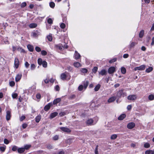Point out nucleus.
Instances as JSON below:
<instances>
[{
  "mask_svg": "<svg viewBox=\"0 0 154 154\" xmlns=\"http://www.w3.org/2000/svg\"><path fill=\"white\" fill-rule=\"evenodd\" d=\"M127 96L126 93L123 90H119L117 92L116 96L118 99L122 97H124Z\"/></svg>",
  "mask_w": 154,
  "mask_h": 154,
  "instance_id": "f257e3e1",
  "label": "nucleus"
},
{
  "mask_svg": "<svg viewBox=\"0 0 154 154\" xmlns=\"http://www.w3.org/2000/svg\"><path fill=\"white\" fill-rule=\"evenodd\" d=\"M146 68V66L144 65H142L140 66L136 67L134 68V69L135 71L137 70H144Z\"/></svg>",
  "mask_w": 154,
  "mask_h": 154,
  "instance_id": "f03ea898",
  "label": "nucleus"
},
{
  "mask_svg": "<svg viewBox=\"0 0 154 154\" xmlns=\"http://www.w3.org/2000/svg\"><path fill=\"white\" fill-rule=\"evenodd\" d=\"M60 129L62 131L66 133H69L71 132V130L67 128L61 127L60 128Z\"/></svg>",
  "mask_w": 154,
  "mask_h": 154,
  "instance_id": "7ed1b4c3",
  "label": "nucleus"
},
{
  "mask_svg": "<svg viewBox=\"0 0 154 154\" xmlns=\"http://www.w3.org/2000/svg\"><path fill=\"white\" fill-rule=\"evenodd\" d=\"M116 71L115 68L114 66H111L108 69V72L109 74L113 73Z\"/></svg>",
  "mask_w": 154,
  "mask_h": 154,
  "instance_id": "20e7f679",
  "label": "nucleus"
},
{
  "mask_svg": "<svg viewBox=\"0 0 154 154\" xmlns=\"http://www.w3.org/2000/svg\"><path fill=\"white\" fill-rule=\"evenodd\" d=\"M135 124L133 122L129 123L127 125L128 128L131 129L134 128L135 126Z\"/></svg>",
  "mask_w": 154,
  "mask_h": 154,
  "instance_id": "39448f33",
  "label": "nucleus"
},
{
  "mask_svg": "<svg viewBox=\"0 0 154 154\" xmlns=\"http://www.w3.org/2000/svg\"><path fill=\"white\" fill-rule=\"evenodd\" d=\"M137 97L135 95H130L128 96V99L130 100H134Z\"/></svg>",
  "mask_w": 154,
  "mask_h": 154,
  "instance_id": "423d86ee",
  "label": "nucleus"
},
{
  "mask_svg": "<svg viewBox=\"0 0 154 154\" xmlns=\"http://www.w3.org/2000/svg\"><path fill=\"white\" fill-rule=\"evenodd\" d=\"M52 105L53 104L51 103H48L44 107V109L45 111H47L50 109L51 106H52Z\"/></svg>",
  "mask_w": 154,
  "mask_h": 154,
  "instance_id": "0eeeda50",
  "label": "nucleus"
},
{
  "mask_svg": "<svg viewBox=\"0 0 154 154\" xmlns=\"http://www.w3.org/2000/svg\"><path fill=\"white\" fill-rule=\"evenodd\" d=\"M94 122L93 120L91 119H88L86 122V124L89 125H91Z\"/></svg>",
  "mask_w": 154,
  "mask_h": 154,
  "instance_id": "6e6552de",
  "label": "nucleus"
},
{
  "mask_svg": "<svg viewBox=\"0 0 154 154\" xmlns=\"http://www.w3.org/2000/svg\"><path fill=\"white\" fill-rule=\"evenodd\" d=\"M116 98H117L116 96H113L110 98L108 100V103H111L112 102H113L116 99Z\"/></svg>",
  "mask_w": 154,
  "mask_h": 154,
  "instance_id": "1a4fd4ad",
  "label": "nucleus"
},
{
  "mask_svg": "<svg viewBox=\"0 0 154 154\" xmlns=\"http://www.w3.org/2000/svg\"><path fill=\"white\" fill-rule=\"evenodd\" d=\"M14 64L16 68L17 69L19 65V61L17 58H15Z\"/></svg>",
  "mask_w": 154,
  "mask_h": 154,
  "instance_id": "9d476101",
  "label": "nucleus"
},
{
  "mask_svg": "<svg viewBox=\"0 0 154 154\" xmlns=\"http://www.w3.org/2000/svg\"><path fill=\"white\" fill-rule=\"evenodd\" d=\"M11 117V112L9 111H7L6 112V119L8 121L10 119Z\"/></svg>",
  "mask_w": 154,
  "mask_h": 154,
  "instance_id": "9b49d317",
  "label": "nucleus"
},
{
  "mask_svg": "<svg viewBox=\"0 0 154 154\" xmlns=\"http://www.w3.org/2000/svg\"><path fill=\"white\" fill-rule=\"evenodd\" d=\"M74 56L75 59L76 60L79 59L81 57L80 55L76 51H75Z\"/></svg>",
  "mask_w": 154,
  "mask_h": 154,
  "instance_id": "f8f14e48",
  "label": "nucleus"
},
{
  "mask_svg": "<svg viewBox=\"0 0 154 154\" xmlns=\"http://www.w3.org/2000/svg\"><path fill=\"white\" fill-rule=\"evenodd\" d=\"M106 73L107 72L104 69H103L100 71L99 72V74L102 75H105L106 74Z\"/></svg>",
  "mask_w": 154,
  "mask_h": 154,
  "instance_id": "ddd939ff",
  "label": "nucleus"
},
{
  "mask_svg": "<svg viewBox=\"0 0 154 154\" xmlns=\"http://www.w3.org/2000/svg\"><path fill=\"white\" fill-rule=\"evenodd\" d=\"M22 77V74H18L15 78V81L16 82L19 81L21 79Z\"/></svg>",
  "mask_w": 154,
  "mask_h": 154,
  "instance_id": "4468645a",
  "label": "nucleus"
},
{
  "mask_svg": "<svg viewBox=\"0 0 154 154\" xmlns=\"http://www.w3.org/2000/svg\"><path fill=\"white\" fill-rule=\"evenodd\" d=\"M61 100V99L60 98H57L55 99L53 102V104H56L60 102Z\"/></svg>",
  "mask_w": 154,
  "mask_h": 154,
  "instance_id": "2eb2a0df",
  "label": "nucleus"
},
{
  "mask_svg": "<svg viewBox=\"0 0 154 154\" xmlns=\"http://www.w3.org/2000/svg\"><path fill=\"white\" fill-rule=\"evenodd\" d=\"M32 35L34 37H36L40 34L39 32H38L37 30H36L34 32H32Z\"/></svg>",
  "mask_w": 154,
  "mask_h": 154,
  "instance_id": "dca6fc26",
  "label": "nucleus"
},
{
  "mask_svg": "<svg viewBox=\"0 0 154 154\" xmlns=\"http://www.w3.org/2000/svg\"><path fill=\"white\" fill-rule=\"evenodd\" d=\"M66 75L65 73H62L60 75V78L62 80H64L66 79Z\"/></svg>",
  "mask_w": 154,
  "mask_h": 154,
  "instance_id": "f3484780",
  "label": "nucleus"
},
{
  "mask_svg": "<svg viewBox=\"0 0 154 154\" xmlns=\"http://www.w3.org/2000/svg\"><path fill=\"white\" fill-rule=\"evenodd\" d=\"M125 117L126 115L125 114H122L119 116L118 118V119L120 120H122Z\"/></svg>",
  "mask_w": 154,
  "mask_h": 154,
  "instance_id": "a211bd4d",
  "label": "nucleus"
},
{
  "mask_svg": "<svg viewBox=\"0 0 154 154\" xmlns=\"http://www.w3.org/2000/svg\"><path fill=\"white\" fill-rule=\"evenodd\" d=\"M58 113L57 112H54L51 114L50 115V118L52 119L57 116Z\"/></svg>",
  "mask_w": 154,
  "mask_h": 154,
  "instance_id": "6ab92c4d",
  "label": "nucleus"
},
{
  "mask_svg": "<svg viewBox=\"0 0 154 154\" xmlns=\"http://www.w3.org/2000/svg\"><path fill=\"white\" fill-rule=\"evenodd\" d=\"M27 47L28 50L30 51H33V46L30 45H28L27 46Z\"/></svg>",
  "mask_w": 154,
  "mask_h": 154,
  "instance_id": "aec40b11",
  "label": "nucleus"
},
{
  "mask_svg": "<svg viewBox=\"0 0 154 154\" xmlns=\"http://www.w3.org/2000/svg\"><path fill=\"white\" fill-rule=\"evenodd\" d=\"M17 151L19 153H21L25 151V150L23 148H20L18 149Z\"/></svg>",
  "mask_w": 154,
  "mask_h": 154,
  "instance_id": "412c9836",
  "label": "nucleus"
},
{
  "mask_svg": "<svg viewBox=\"0 0 154 154\" xmlns=\"http://www.w3.org/2000/svg\"><path fill=\"white\" fill-rule=\"evenodd\" d=\"M73 65L74 66L77 68L81 67V65L80 63H79V62H76L74 63L73 64Z\"/></svg>",
  "mask_w": 154,
  "mask_h": 154,
  "instance_id": "4be33fe9",
  "label": "nucleus"
},
{
  "mask_svg": "<svg viewBox=\"0 0 154 154\" xmlns=\"http://www.w3.org/2000/svg\"><path fill=\"white\" fill-rule=\"evenodd\" d=\"M37 24L35 23H31L29 25V27L31 28H34L37 26Z\"/></svg>",
  "mask_w": 154,
  "mask_h": 154,
  "instance_id": "5701e85b",
  "label": "nucleus"
},
{
  "mask_svg": "<svg viewBox=\"0 0 154 154\" xmlns=\"http://www.w3.org/2000/svg\"><path fill=\"white\" fill-rule=\"evenodd\" d=\"M153 69L152 67L150 66L148 68L146 69V72L147 73H149L152 71Z\"/></svg>",
  "mask_w": 154,
  "mask_h": 154,
  "instance_id": "b1692460",
  "label": "nucleus"
},
{
  "mask_svg": "<svg viewBox=\"0 0 154 154\" xmlns=\"http://www.w3.org/2000/svg\"><path fill=\"white\" fill-rule=\"evenodd\" d=\"M41 119V116H36L35 118V121L36 122L38 123L40 121Z\"/></svg>",
  "mask_w": 154,
  "mask_h": 154,
  "instance_id": "393cba45",
  "label": "nucleus"
},
{
  "mask_svg": "<svg viewBox=\"0 0 154 154\" xmlns=\"http://www.w3.org/2000/svg\"><path fill=\"white\" fill-rule=\"evenodd\" d=\"M100 87V85L99 84L97 85L95 87L94 90L95 91H98Z\"/></svg>",
  "mask_w": 154,
  "mask_h": 154,
  "instance_id": "a878e982",
  "label": "nucleus"
},
{
  "mask_svg": "<svg viewBox=\"0 0 154 154\" xmlns=\"http://www.w3.org/2000/svg\"><path fill=\"white\" fill-rule=\"evenodd\" d=\"M126 69L124 67H122L121 68V72L123 74H125L126 72Z\"/></svg>",
  "mask_w": 154,
  "mask_h": 154,
  "instance_id": "bb28decb",
  "label": "nucleus"
},
{
  "mask_svg": "<svg viewBox=\"0 0 154 154\" xmlns=\"http://www.w3.org/2000/svg\"><path fill=\"white\" fill-rule=\"evenodd\" d=\"M57 47L60 50L63 49V46L62 44H60L56 45Z\"/></svg>",
  "mask_w": 154,
  "mask_h": 154,
  "instance_id": "cd10ccee",
  "label": "nucleus"
},
{
  "mask_svg": "<svg viewBox=\"0 0 154 154\" xmlns=\"http://www.w3.org/2000/svg\"><path fill=\"white\" fill-rule=\"evenodd\" d=\"M31 145H26L24 146L23 148L25 150V149L28 150L31 147Z\"/></svg>",
  "mask_w": 154,
  "mask_h": 154,
  "instance_id": "c85d7f7f",
  "label": "nucleus"
},
{
  "mask_svg": "<svg viewBox=\"0 0 154 154\" xmlns=\"http://www.w3.org/2000/svg\"><path fill=\"white\" fill-rule=\"evenodd\" d=\"M144 31L143 30H141L139 34V36L140 38H142L143 35V34H144Z\"/></svg>",
  "mask_w": 154,
  "mask_h": 154,
  "instance_id": "c756f323",
  "label": "nucleus"
},
{
  "mask_svg": "<svg viewBox=\"0 0 154 154\" xmlns=\"http://www.w3.org/2000/svg\"><path fill=\"white\" fill-rule=\"evenodd\" d=\"M47 148L48 149H50L54 148V147L51 144H48L47 145Z\"/></svg>",
  "mask_w": 154,
  "mask_h": 154,
  "instance_id": "7c9ffc66",
  "label": "nucleus"
},
{
  "mask_svg": "<svg viewBox=\"0 0 154 154\" xmlns=\"http://www.w3.org/2000/svg\"><path fill=\"white\" fill-rule=\"evenodd\" d=\"M153 150H146L145 152V154H152Z\"/></svg>",
  "mask_w": 154,
  "mask_h": 154,
  "instance_id": "2f4dec72",
  "label": "nucleus"
},
{
  "mask_svg": "<svg viewBox=\"0 0 154 154\" xmlns=\"http://www.w3.org/2000/svg\"><path fill=\"white\" fill-rule=\"evenodd\" d=\"M42 64V65L43 66L44 68H46L47 67V62L45 61H43V63Z\"/></svg>",
  "mask_w": 154,
  "mask_h": 154,
  "instance_id": "473e14b6",
  "label": "nucleus"
},
{
  "mask_svg": "<svg viewBox=\"0 0 154 154\" xmlns=\"http://www.w3.org/2000/svg\"><path fill=\"white\" fill-rule=\"evenodd\" d=\"M50 7L52 8H54L55 6V3L53 2H51L49 3Z\"/></svg>",
  "mask_w": 154,
  "mask_h": 154,
  "instance_id": "72a5a7b5",
  "label": "nucleus"
},
{
  "mask_svg": "<svg viewBox=\"0 0 154 154\" xmlns=\"http://www.w3.org/2000/svg\"><path fill=\"white\" fill-rule=\"evenodd\" d=\"M89 84L88 82V81H86L85 82H84V86L85 88V89L87 88L88 85Z\"/></svg>",
  "mask_w": 154,
  "mask_h": 154,
  "instance_id": "f704fd0d",
  "label": "nucleus"
},
{
  "mask_svg": "<svg viewBox=\"0 0 154 154\" xmlns=\"http://www.w3.org/2000/svg\"><path fill=\"white\" fill-rule=\"evenodd\" d=\"M38 63L39 65H41L43 63L42 60L41 58H39L38 60Z\"/></svg>",
  "mask_w": 154,
  "mask_h": 154,
  "instance_id": "c9c22d12",
  "label": "nucleus"
},
{
  "mask_svg": "<svg viewBox=\"0 0 154 154\" xmlns=\"http://www.w3.org/2000/svg\"><path fill=\"white\" fill-rule=\"evenodd\" d=\"M150 147V144L148 143H146L144 144V147L146 148H148Z\"/></svg>",
  "mask_w": 154,
  "mask_h": 154,
  "instance_id": "e433bc0d",
  "label": "nucleus"
},
{
  "mask_svg": "<svg viewBox=\"0 0 154 154\" xmlns=\"http://www.w3.org/2000/svg\"><path fill=\"white\" fill-rule=\"evenodd\" d=\"M148 99L149 100H152L154 99V96L153 95H150L148 97Z\"/></svg>",
  "mask_w": 154,
  "mask_h": 154,
  "instance_id": "4c0bfd02",
  "label": "nucleus"
},
{
  "mask_svg": "<svg viewBox=\"0 0 154 154\" xmlns=\"http://www.w3.org/2000/svg\"><path fill=\"white\" fill-rule=\"evenodd\" d=\"M98 69V68L96 66L94 67L93 69L92 70V72L94 73H95L97 72Z\"/></svg>",
  "mask_w": 154,
  "mask_h": 154,
  "instance_id": "58836bf2",
  "label": "nucleus"
},
{
  "mask_svg": "<svg viewBox=\"0 0 154 154\" xmlns=\"http://www.w3.org/2000/svg\"><path fill=\"white\" fill-rule=\"evenodd\" d=\"M117 137V135L116 134H114L112 135L111 137V139L112 140L116 139Z\"/></svg>",
  "mask_w": 154,
  "mask_h": 154,
  "instance_id": "ea45409f",
  "label": "nucleus"
},
{
  "mask_svg": "<svg viewBox=\"0 0 154 154\" xmlns=\"http://www.w3.org/2000/svg\"><path fill=\"white\" fill-rule=\"evenodd\" d=\"M36 66L34 64H32L30 66V68L31 70H34L35 69Z\"/></svg>",
  "mask_w": 154,
  "mask_h": 154,
  "instance_id": "a19ab883",
  "label": "nucleus"
},
{
  "mask_svg": "<svg viewBox=\"0 0 154 154\" xmlns=\"http://www.w3.org/2000/svg\"><path fill=\"white\" fill-rule=\"evenodd\" d=\"M117 60L116 58H114L112 60H110L109 61V62L110 63H112L113 62H116Z\"/></svg>",
  "mask_w": 154,
  "mask_h": 154,
  "instance_id": "79ce46f5",
  "label": "nucleus"
},
{
  "mask_svg": "<svg viewBox=\"0 0 154 154\" xmlns=\"http://www.w3.org/2000/svg\"><path fill=\"white\" fill-rule=\"evenodd\" d=\"M81 71L83 73H86L88 72V70L85 68L82 69Z\"/></svg>",
  "mask_w": 154,
  "mask_h": 154,
  "instance_id": "37998d69",
  "label": "nucleus"
},
{
  "mask_svg": "<svg viewBox=\"0 0 154 154\" xmlns=\"http://www.w3.org/2000/svg\"><path fill=\"white\" fill-rule=\"evenodd\" d=\"M98 145H97L96 147L95 151H94L95 154H99L98 152Z\"/></svg>",
  "mask_w": 154,
  "mask_h": 154,
  "instance_id": "c03bdc74",
  "label": "nucleus"
},
{
  "mask_svg": "<svg viewBox=\"0 0 154 154\" xmlns=\"http://www.w3.org/2000/svg\"><path fill=\"white\" fill-rule=\"evenodd\" d=\"M26 5V2H23L21 4V7L22 8L25 7Z\"/></svg>",
  "mask_w": 154,
  "mask_h": 154,
  "instance_id": "a18cd8bd",
  "label": "nucleus"
},
{
  "mask_svg": "<svg viewBox=\"0 0 154 154\" xmlns=\"http://www.w3.org/2000/svg\"><path fill=\"white\" fill-rule=\"evenodd\" d=\"M17 147L16 146H14L12 148V150L13 151H16L17 150Z\"/></svg>",
  "mask_w": 154,
  "mask_h": 154,
  "instance_id": "49530a36",
  "label": "nucleus"
},
{
  "mask_svg": "<svg viewBox=\"0 0 154 154\" xmlns=\"http://www.w3.org/2000/svg\"><path fill=\"white\" fill-rule=\"evenodd\" d=\"M41 54L42 55L45 56L47 55V52L44 50L42 51H41Z\"/></svg>",
  "mask_w": 154,
  "mask_h": 154,
  "instance_id": "de8ad7c7",
  "label": "nucleus"
},
{
  "mask_svg": "<svg viewBox=\"0 0 154 154\" xmlns=\"http://www.w3.org/2000/svg\"><path fill=\"white\" fill-rule=\"evenodd\" d=\"M47 21L49 24H51L53 23V21L52 19L51 18H48V20Z\"/></svg>",
  "mask_w": 154,
  "mask_h": 154,
  "instance_id": "09e8293b",
  "label": "nucleus"
},
{
  "mask_svg": "<svg viewBox=\"0 0 154 154\" xmlns=\"http://www.w3.org/2000/svg\"><path fill=\"white\" fill-rule=\"evenodd\" d=\"M15 82L14 81H11L9 82L10 85L11 87L14 86L15 85Z\"/></svg>",
  "mask_w": 154,
  "mask_h": 154,
  "instance_id": "8fccbe9b",
  "label": "nucleus"
},
{
  "mask_svg": "<svg viewBox=\"0 0 154 154\" xmlns=\"http://www.w3.org/2000/svg\"><path fill=\"white\" fill-rule=\"evenodd\" d=\"M47 38L49 41H51L52 40V38L51 35H49L47 36Z\"/></svg>",
  "mask_w": 154,
  "mask_h": 154,
  "instance_id": "3c124183",
  "label": "nucleus"
},
{
  "mask_svg": "<svg viewBox=\"0 0 154 154\" xmlns=\"http://www.w3.org/2000/svg\"><path fill=\"white\" fill-rule=\"evenodd\" d=\"M5 147L4 146H0V150L2 152H4L5 151Z\"/></svg>",
  "mask_w": 154,
  "mask_h": 154,
  "instance_id": "603ef678",
  "label": "nucleus"
},
{
  "mask_svg": "<svg viewBox=\"0 0 154 154\" xmlns=\"http://www.w3.org/2000/svg\"><path fill=\"white\" fill-rule=\"evenodd\" d=\"M35 50L38 52H39L41 51V49L40 48L37 46L35 48Z\"/></svg>",
  "mask_w": 154,
  "mask_h": 154,
  "instance_id": "864d4df0",
  "label": "nucleus"
},
{
  "mask_svg": "<svg viewBox=\"0 0 154 154\" xmlns=\"http://www.w3.org/2000/svg\"><path fill=\"white\" fill-rule=\"evenodd\" d=\"M17 93H14L12 94V97L13 98H16L17 96Z\"/></svg>",
  "mask_w": 154,
  "mask_h": 154,
  "instance_id": "5fc2aeb1",
  "label": "nucleus"
},
{
  "mask_svg": "<svg viewBox=\"0 0 154 154\" xmlns=\"http://www.w3.org/2000/svg\"><path fill=\"white\" fill-rule=\"evenodd\" d=\"M66 26L64 23H62L60 25V27L62 29H64L65 27Z\"/></svg>",
  "mask_w": 154,
  "mask_h": 154,
  "instance_id": "6e6d98bb",
  "label": "nucleus"
},
{
  "mask_svg": "<svg viewBox=\"0 0 154 154\" xmlns=\"http://www.w3.org/2000/svg\"><path fill=\"white\" fill-rule=\"evenodd\" d=\"M83 88V86L82 85H81L78 87V90L79 91L82 90Z\"/></svg>",
  "mask_w": 154,
  "mask_h": 154,
  "instance_id": "4d7b16f0",
  "label": "nucleus"
},
{
  "mask_svg": "<svg viewBox=\"0 0 154 154\" xmlns=\"http://www.w3.org/2000/svg\"><path fill=\"white\" fill-rule=\"evenodd\" d=\"M25 66L27 68L29 67V64L27 62H26L25 63Z\"/></svg>",
  "mask_w": 154,
  "mask_h": 154,
  "instance_id": "13d9d810",
  "label": "nucleus"
},
{
  "mask_svg": "<svg viewBox=\"0 0 154 154\" xmlns=\"http://www.w3.org/2000/svg\"><path fill=\"white\" fill-rule=\"evenodd\" d=\"M137 44L134 42H132L130 45V48H132L135 45V44Z\"/></svg>",
  "mask_w": 154,
  "mask_h": 154,
  "instance_id": "bf43d9fd",
  "label": "nucleus"
},
{
  "mask_svg": "<svg viewBox=\"0 0 154 154\" xmlns=\"http://www.w3.org/2000/svg\"><path fill=\"white\" fill-rule=\"evenodd\" d=\"M4 143L6 144H8L9 143V142L8 140L6 139H5L4 140Z\"/></svg>",
  "mask_w": 154,
  "mask_h": 154,
  "instance_id": "052dcab7",
  "label": "nucleus"
},
{
  "mask_svg": "<svg viewBox=\"0 0 154 154\" xmlns=\"http://www.w3.org/2000/svg\"><path fill=\"white\" fill-rule=\"evenodd\" d=\"M59 138L58 136L57 135H55L53 139L54 140H57Z\"/></svg>",
  "mask_w": 154,
  "mask_h": 154,
  "instance_id": "680f3d73",
  "label": "nucleus"
},
{
  "mask_svg": "<svg viewBox=\"0 0 154 154\" xmlns=\"http://www.w3.org/2000/svg\"><path fill=\"white\" fill-rule=\"evenodd\" d=\"M36 97L37 99H39L41 97V95L40 94H36Z\"/></svg>",
  "mask_w": 154,
  "mask_h": 154,
  "instance_id": "e2e57ef3",
  "label": "nucleus"
},
{
  "mask_svg": "<svg viewBox=\"0 0 154 154\" xmlns=\"http://www.w3.org/2000/svg\"><path fill=\"white\" fill-rule=\"evenodd\" d=\"M27 125L26 124L24 123L22 125V127L23 128H25L27 127Z\"/></svg>",
  "mask_w": 154,
  "mask_h": 154,
  "instance_id": "0e129e2a",
  "label": "nucleus"
},
{
  "mask_svg": "<svg viewBox=\"0 0 154 154\" xmlns=\"http://www.w3.org/2000/svg\"><path fill=\"white\" fill-rule=\"evenodd\" d=\"M55 89L57 91H59L60 90V87L58 85L56 86Z\"/></svg>",
  "mask_w": 154,
  "mask_h": 154,
  "instance_id": "69168bd1",
  "label": "nucleus"
},
{
  "mask_svg": "<svg viewBox=\"0 0 154 154\" xmlns=\"http://www.w3.org/2000/svg\"><path fill=\"white\" fill-rule=\"evenodd\" d=\"M25 118V117L24 116H21L20 118V121H22Z\"/></svg>",
  "mask_w": 154,
  "mask_h": 154,
  "instance_id": "338daca9",
  "label": "nucleus"
},
{
  "mask_svg": "<svg viewBox=\"0 0 154 154\" xmlns=\"http://www.w3.org/2000/svg\"><path fill=\"white\" fill-rule=\"evenodd\" d=\"M151 45H154V36L153 37L152 39V42L151 44Z\"/></svg>",
  "mask_w": 154,
  "mask_h": 154,
  "instance_id": "774afa93",
  "label": "nucleus"
}]
</instances>
